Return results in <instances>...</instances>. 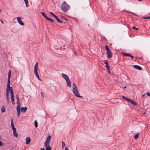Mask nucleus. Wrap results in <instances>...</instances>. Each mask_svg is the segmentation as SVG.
Listing matches in <instances>:
<instances>
[{"label":"nucleus","mask_w":150,"mask_h":150,"mask_svg":"<svg viewBox=\"0 0 150 150\" xmlns=\"http://www.w3.org/2000/svg\"><path fill=\"white\" fill-rule=\"evenodd\" d=\"M27 108L26 107H22L21 108V111L23 113L27 111Z\"/></svg>","instance_id":"obj_14"},{"label":"nucleus","mask_w":150,"mask_h":150,"mask_svg":"<svg viewBox=\"0 0 150 150\" xmlns=\"http://www.w3.org/2000/svg\"><path fill=\"white\" fill-rule=\"evenodd\" d=\"M11 73L10 70H9L8 75V82L7 85H8V86H9V85H10V78L11 77Z\"/></svg>","instance_id":"obj_8"},{"label":"nucleus","mask_w":150,"mask_h":150,"mask_svg":"<svg viewBox=\"0 0 150 150\" xmlns=\"http://www.w3.org/2000/svg\"><path fill=\"white\" fill-rule=\"evenodd\" d=\"M57 21L60 23H62V22L60 20H59V18H58Z\"/></svg>","instance_id":"obj_34"},{"label":"nucleus","mask_w":150,"mask_h":150,"mask_svg":"<svg viewBox=\"0 0 150 150\" xmlns=\"http://www.w3.org/2000/svg\"><path fill=\"white\" fill-rule=\"evenodd\" d=\"M12 128L13 130V132H16V129L14 127H12Z\"/></svg>","instance_id":"obj_33"},{"label":"nucleus","mask_w":150,"mask_h":150,"mask_svg":"<svg viewBox=\"0 0 150 150\" xmlns=\"http://www.w3.org/2000/svg\"><path fill=\"white\" fill-rule=\"evenodd\" d=\"M130 13H132L133 15H134L135 16H136V14L135 13H133V12H130Z\"/></svg>","instance_id":"obj_44"},{"label":"nucleus","mask_w":150,"mask_h":150,"mask_svg":"<svg viewBox=\"0 0 150 150\" xmlns=\"http://www.w3.org/2000/svg\"><path fill=\"white\" fill-rule=\"evenodd\" d=\"M0 21H1V23H2V24H3L4 23V22L2 21V20H1Z\"/></svg>","instance_id":"obj_48"},{"label":"nucleus","mask_w":150,"mask_h":150,"mask_svg":"<svg viewBox=\"0 0 150 150\" xmlns=\"http://www.w3.org/2000/svg\"><path fill=\"white\" fill-rule=\"evenodd\" d=\"M104 64L106 65V66H105L106 68H110V67L108 65V63L107 62L106 60L104 62Z\"/></svg>","instance_id":"obj_19"},{"label":"nucleus","mask_w":150,"mask_h":150,"mask_svg":"<svg viewBox=\"0 0 150 150\" xmlns=\"http://www.w3.org/2000/svg\"><path fill=\"white\" fill-rule=\"evenodd\" d=\"M34 124L35 125V127H37L38 126V123L37 122V121L36 120L35 121H34Z\"/></svg>","instance_id":"obj_27"},{"label":"nucleus","mask_w":150,"mask_h":150,"mask_svg":"<svg viewBox=\"0 0 150 150\" xmlns=\"http://www.w3.org/2000/svg\"><path fill=\"white\" fill-rule=\"evenodd\" d=\"M25 2L26 6L27 7H28V0H24Z\"/></svg>","instance_id":"obj_22"},{"label":"nucleus","mask_w":150,"mask_h":150,"mask_svg":"<svg viewBox=\"0 0 150 150\" xmlns=\"http://www.w3.org/2000/svg\"><path fill=\"white\" fill-rule=\"evenodd\" d=\"M67 86H68L69 87H70L71 86V84L70 81L69 80H69H68L67 81H66Z\"/></svg>","instance_id":"obj_16"},{"label":"nucleus","mask_w":150,"mask_h":150,"mask_svg":"<svg viewBox=\"0 0 150 150\" xmlns=\"http://www.w3.org/2000/svg\"><path fill=\"white\" fill-rule=\"evenodd\" d=\"M133 67L139 70H141L142 69V68L140 66L138 65H134Z\"/></svg>","instance_id":"obj_15"},{"label":"nucleus","mask_w":150,"mask_h":150,"mask_svg":"<svg viewBox=\"0 0 150 150\" xmlns=\"http://www.w3.org/2000/svg\"><path fill=\"white\" fill-rule=\"evenodd\" d=\"M41 150H45V149L43 148H41Z\"/></svg>","instance_id":"obj_46"},{"label":"nucleus","mask_w":150,"mask_h":150,"mask_svg":"<svg viewBox=\"0 0 150 150\" xmlns=\"http://www.w3.org/2000/svg\"><path fill=\"white\" fill-rule=\"evenodd\" d=\"M126 86H125V87H124V88H126Z\"/></svg>","instance_id":"obj_53"},{"label":"nucleus","mask_w":150,"mask_h":150,"mask_svg":"<svg viewBox=\"0 0 150 150\" xmlns=\"http://www.w3.org/2000/svg\"><path fill=\"white\" fill-rule=\"evenodd\" d=\"M129 101L130 103L133 104L134 105H137V103L134 101L133 100L129 99V100L128 101Z\"/></svg>","instance_id":"obj_11"},{"label":"nucleus","mask_w":150,"mask_h":150,"mask_svg":"<svg viewBox=\"0 0 150 150\" xmlns=\"http://www.w3.org/2000/svg\"><path fill=\"white\" fill-rule=\"evenodd\" d=\"M11 88H12L10 86V85H9V86H8V85L7 86V89L6 90V99L7 100V103H8L9 102V91H10V89Z\"/></svg>","instance_id":"obj_5"},{"label":"nucleus","mask_w":150,"mask_h":150,"mask_svg":"<svg viewBox=\"0 0 150 150\" xmlns=\"http://www.w3.org/2000/svg\"><path fill=\"white\" fill-rule=\"evenodd\" d=\"M130 54L129 53H124L123 54V55L124 56H129V57Z\"/></svg>","instance_id":"obj_25"},{"label":"nucleus","mask_w":150,"mask_h":150,"mask_svg":"<svg viewBox=\"0 0 150 150\" xmlns=\"http://www.w3.org/2000/svg\"><path fill=\"white\" fill-rule=\"evenodd\" d=\"M107 71H108V72L110 74V68H107Z\"/></svg>","instance_id":"obj_38"},{"label":"nucleus","mask_w":150,"mask_h":150,"mask_svg":"<svg viewBox=\"0 0 150 150\" xmlns=\"http://www.w3.org/2000/svg\"><path fill=\"white\" fill-rule=\"evenodd\" d=\"M61 18H63V19H64V17H63V16H61Z\"/></svg>","instance_id":"obj_52"},{"label":"nucleus","mask_w":150,"mask_h":150,"mask_svg":"<svg viewBox=\"0 0 150 150\" xmlns=\"http://www.w3.org/2000/svg\"><path fill=\"white\" fill-rule=\"evenodd\" d=\"M62 76L66 81H67L68 80H69V79L68 76L67 75L64 73L62 74Z\"/></svg>","instance_id":"obj_10"},{"label":"nucleus","mask_w":150,"mask_h":150,"mask_svg":"<svg viewBox=\"0 0 150 150\" xmlns=\"http://www.w3.org/2000/svg\"><path fill=\"white\" fill-rule=\"evenodd\" d=\"M147 95L148 96H150V93H149V92H148L147 93Z\"/></svg>","instance_id":"obj_42"},{"label":"nucleus","mask_w":150,"mask_h":150,"mask_svg":"<svg viewBox=\"0 0 150 150\" xmlns=\"http://www.w3.org/2000/svg\"><path fill=\"white\" fill-rule=\"evenodd\" d=\"M62 147L64 148V147L65 146V143L63 142H62Z\"/></svg>","instance_id":"obj_30"},{"label":"nucleus","mask_w":150,"mask_h":150,"mask_svg":"<svg viewBox=\"0 0 150 150\" xmlns=\"http://www.w3.org/2000/svg\"><path fill=\"white\" fill-rule=\"evenodd\" d=\"M139 134L138 133H137L134 136V138L135 139H137L138 138L139 136Z\"/></svg>","instance_id":"obj_20"},{"label":"nucleus","mask_w":150,"mask_h":150,"mask_svg":"<svg viewBox=\"0 0 150 150\" xmlns=\"http://www.w3.org/2000/svg\"><path fill=\"white\" fill-rule=\"evenodd\" d=\"M17 19L19 24L22 25H24V23L22 21L21 17H17Z\"/></svg>","instance_id":"obj_9"},{"label":"nucleus","mask_w":150,"mask_h":150,"mask_svg":"<svg viewBox=\"0 0 150 150\" xmlns=\"http://www.w3.org/2000/svg\"><path fill=\"white\" fill-rule=\"evenodd\" d=\"M53 17L55 18V19L57 20L58 18V17L55 15H54V16H53Z\"/></svg>","instance_id":"obj_36"},{"label":"nucleus","mask_w":150,"mask_h":150,"mask_svg":"<svg viewBox=\"0 0 150 150\" xmlns=\"http://www.w3.org/2000/svg\"><path fill=\"white\" fill-rule=\"evenodd\" d=\"M41 13V14H42V15L44 16V17L45 18H47V17L45 14L44 12H42Z\"/></svg>","instance_id":"obj_24"},{"label":"nucleus","mask_w":150,"mask_h":150,"mask_svg":"<svg viewBox=\"0 0 150 150\" xmlns=\"http://www.w3.org/2000/svg\"><path fill=\"white\" fill-rule=\"evenodd\" d=\"M65 150H68V149L67 147H65Z\"/></svg>","instance_id":"obj_45"},{"label":"nucleus","mask_w":150,"mask_h":150,"mask_svg":"<svg viewBox=\"0 0 150 150\" xmlns=\"http://www.w3.org/2000/svg\"><path fill=\"white\" fill-rule=\"evenodd\" d=\"M16 132H13V134L16 137H17L18 136V134L16 133Z\"/></svg>","instance_id":"obj_26"},{"label":"nucleus","mask_w":150,"mask_h":150,"mask_svg":"<svg viewBox=\"0 0 150 150\" xmlns=\"http://www.w3.org/2000/svg\"><path fill=\"white\" fill-rule=\"evenodd\" d=\"M38 64L37 62H36L34 66V71L36 77L38 78V79L40 81L41 80L40 79V78L39 74L38 72Z\"/></svg>","instance_id":"obj_4"},{"label":"nucleus","mask_w":150,"mask_h":150,"mask_svg":"<svg viewBox=\"0 0 150 150\" xmlns=\"http://www.w3.org/2000/svg\"><path fill=\"white\" fill-rule=\"evenodd\" d=\"M74 53L76 54V56H77V53L75 52H74Z\"/></svg>","instance_id":"obj_47"},{"label":"nucleus","mask_w":150,"mask_h":150,"mask_svg":"<svg viewBox=\"0 0 150 150\" xmlns=\"http://www.w3.org/2000/svg\"><path fill=\"white\" fill-rule=\"evenodd\" d=\"M70 8V6L65 1H64L61 6V9L64 12L67 11Z\"/></svg>","instance_id":"obj_2"},{"label":"nucleus","mask_w":150,"mask_h":150,"mask_svg":"<svg viewBox=\"0 0 150 150\" xmlns=\"http://www.w3.org/2000/svg\"><path fill=\"white\" fill-rule=\"evenodd\" d=\"M105 50H107V52L110 51L107 45H106L105 46Z\"/></svg>","instance_id":"obj_29"},{"label":"nucleus","mask_w":150,"mask_h":150,"mask_svg":"<svg viewBox=\"0 0 150 150\" xmlns=\"http://www.w3.org/2000/svg\"><path fill=\"white\" fill-rule=\"evenodd\" d=\"M143 0H138V1H143Z\"/></svg>","instance_id":"obj_51"},{"label":"nucleus","mask_w":150,"mask_h":150,"mask_svg":"<svg viewBox=\"0 0 150 150\" xmlns=\"http://www.w3.org/2000/svg\"><path fill=\"white\" fill-rule=\"evenodd\" d=\"M51 138V137L49 135L47 137L44 144V146H46L48 145H49V144L50 142Z\"/></svg>","instance_id":"obj_7"},{"label":"nucleus","mask_w":150,"mask_h":150,"mask_svg":"<svg viewBox=\"0 0 150 150\" xmlns=\"http://www.w3.org/2000/svg\"><path fill=\"white\" fill-rule=\"evenodd\" d=\"M6 110V107L4 105L2 106L1 108V112L2 113H3L5 112Z\"/></svg>","instance_id":"obj_17"},{"label":"nucleus","mask_w":150,"mask_h":150,"mask_svg":"<svg viewBox=\"0 0 150 150\" xmlns=\"http://www.w3.org/2000/svg\"><path fill=\"white\" fill-rule=\"evenodd\" d=\"M132 59H133L134 58V57L132 56V55H131V54L129 56Z\"/></svg>","instance_id":"obj_43"},{"label":"nucleus","mask_w":150,"mask_h":150,"mask_svg":"<svg viewBox=\"0 0 150 150\" xmlns=\"http://www.w3.org/2000/svg\"><path fill=\"white\" fill-rule=\"evenodd\" d=\"M107 54L108 57L109 58H111L112 57V52L110 51L107 52Z\"/></svg>","instance_id":"obj_12"},{"label":"nucleus","mask_w":150,"mask_h":150,"mask_svg":"<svg viewBox=\"0 0 150 150\" xmlns=\"http://www.w3.org/2000/svg\"><path fill=\"white\" fill-rule=\"evenodd\" d=\"M31 139L30 137H28L26 138V144H29L30 142Z\"/></svg>","instance_id":"obj_13"},{"label":"nucleus","mask_w":150,"mask_h":150,"mask_svg":"<svg viewBox=\"0 0 150 150\" xmlns=\"http://www.w3.org/2000/svg\"><path fill=\"white\" fill-rule=\"evenodd\" d=\"M11 125L12 127H14L13 119H11Z\"/></svg>","instance_id":"obj_28"},{"label":"nucleus","mask_w":150,"mask_h":150,"mask_svg":"<svg viewBox=\"0 0 150 150\" xmlns=\"http://www.w3.org/2000/svg\"><path fill=\"white\" fill-rule=\"evenodd\" d=\"M145 95H143L142 96V97H143V98H144L145 97Z\"/></svg>","instance_id":"obj_49"},{"label":"nucleus","mask_w":150,"mask_h":150,"mask_svg":"<svg viewBox=\"0 0 150 150\" xmlns=\"http://www.w3.org/2000/svg\"><path fill=\"white\" fill-rule=\"evenodd\" d=\"M132 28L134 30H137L138 29L136 28L135 26H133L132 27Z\"/></svg>","instance_id":"obj_31"},{"label":"nucleus","mask_w":150,"mask_h":150,"mask_svg":"<svg viewBox=\"0 0 150 150\" xmlns=\"http://www.w3.org/2000/svg\"><path fill=\"white\" fill-rule=\"evenodd\" d=\"M45 146L46 147V150H51V148L49 144Z\"/></svg>","instance_id":"obj_18"},{"label":"nucleus","mask_w":150,"mask_h":150,"mask_svg":"<svg viewBox=\"0 0 150 150\" xmlns=\"http://www.w3.org/2000/svg\"><path fill=\"white\" fill-rule=\"evenodd\" d=\"M143 19H150V16H149V17H144L143 18Z\"/></svg>","instance_id":"obj_32"},{"label":"nucleus","mask_w":150,"mask_h":150,"mask_svg":"<svg viewBox=\"0 0 150 150\" xmlns=\"http://www.w3.org/2000/svg\"><path fill=\"white\" fill-rule=\"evenodd\" d=\"M16 100L17 101V104L18 105L17 106L16 108V110L17 112L18 115L17 116L18 117H19L20 114V108H21V105H20V103L19 102V99L18 96L16 95Z\"/></svg>","instance_id":"obj_3"},{"label":"nucleus","mask_w":150,"mask_h":150,"mask_svg":"<svg viewBox=\"0 0 150 150\" xmlns=\"http://www.w3.org/2000/svg\"><path fill=\"white\" fill-rule=\"evenodd\" d=\"M3 145V144L2 143L1 141H0V146H2Z\"/></svg>","instance_id":"obj_41"},{"label":"nucleus","mask_w":150,"mask_h":150,"mask_svg":"<svg viewBox=\"0 0 150 150\" xmlns=\"http://www.w3.org/2000/svg\"><path fill=\"white\" fill-rule=\"evenodd\" d=\"M64 19L65 21H67V19H66V18H64Z\"/></svg>","instance_id":"obj_50"},{"label":"nucleus","mask_w":150,"mask_h":150,"mask_svg":"<svg viewBox=\"0 0 150 150\" xmlns=\"http://www.w3.org/2000/svg\"><path fill=\"white\" fill-rule=\"evenodd\" d=\"M53 17L55 18V19L57 20L58 18V17L55 15H54V16H53Z\"/></svg>","instance_id":"obj_35"},{"label":"nucleus","mask_w":150,"mask_h":150,"mask_svg":"<svg viewBox=\"0 0 150 150\" xmlns=\"http://www.w3.org/2000/svg\"><path fill=\"white\" fill-rule=\"evenodd\" d=\"M46 19L49 21H51V22H52L53 23L54 22V21H53V20H52V19L51 18H49L48 17H47V18H46Z\"/></svg>","instance_id":"obj_21"},{"label":"nucleus","mask_w":150,"mask_h":150,"mask_svg":"<svg viewBox=\"0 0 150 150\" xmlns=\"http://www.w3.org/2000/svg\"><path fill=\"white\" fill-rule=\"evenodd\" d=\"M10 92L11 94V102L13 104H14V95L12 88H11L10 89Z\"/></svg>","instance_id":"obj_6"},{"label":"nucleus","mask_w":150,"mask_h":150,"mask_svg":"<svg viewBox=\"0 0 150 150\" xmlns=\"http://www.w3.org/2000/svg\"><path fill=\"white\" fill-rule=\"evenodd\" d=\"M41 96L42 97H44V93H43L41 92Z\"/></svg>","instance_id":"obj_39"},{"label":"nucleus","mask_w":150,"mask_h":150,"mask_svg":"<svg viewBox=\"0 0 150 150\" xmlns=\"http://www.w3.org/2000/svg\"><path fill=\"white\" fill-rule=\"evenodd\" d=\"M87 5H88V6H90V2L89 0H88V1Z\"/></svg>","instance_id":"obj_37"},{"label":"nucleus","mask_w":150,"mask_h":150,"mask_svg":"<svg viewBox=\"0 0 150 150\" xmlns=\"http://www.w3.org/2000/svg\"><path fill=\"white\" fill-rule=\"evenodd\" d=\"M50 13L51 15H52L53 16L55 15L52 12H50Z\"/></svg>","instance_id":"obj_40"},{"label":"nucleus","mask_w":150,"mask_h":150,"mask_svg":"<svg viewBox=\"0 0 150 150\" xmlns=\"http://www.w3.org/2000/svg\"><path fill=\"white\" fill-rule=\"evenodd\" d=\"M122 97L123 98V99L124 100H127L128 101L129 100V98H127V97H125L124 96H122Z\"/></svg>","instance_id":"obj_23"},{"label":"nucleus","mask_w":150,"mask_h":150,"mask_svg":"<svg viewBox=\"0 0 150 150\" xmlns=\"http://www.w3.org/2000/svg\"><path fill=\"white\" fill-rule=\"evenodd\" d=\"M72 92L73 94L77 97L82 98V96L79 95V93L78 89L76 84L74 83L72 86Z\"/></svg>","instance_id":"obj_1"}]
</instances>
